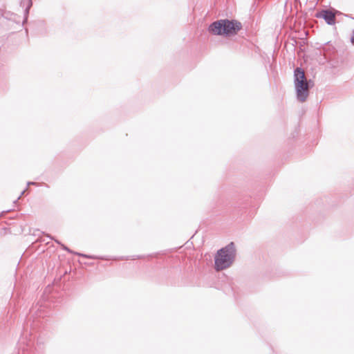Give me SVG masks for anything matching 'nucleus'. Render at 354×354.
<instances>
[{"mask_svg":"<svg viewBox=\"0 0 354 354\" xmlns=\"http://www.w3.org/2000/svg\"><path fill=\"white\" fill-rule=\"evenodd\" d=\"M351 42H352L353 44H354V31H353V36H352V37H351Z\"/></svg>","mask_w":354,"mask_h":354,"instance_id":"obj_8","label":"nucleus"},{"mask_svg":"<svg viewBox=\"0 0 354 354\" xmlns=\"http://www.w3.org/2000/svg\"><path fill=\"white\" fill-rule=\"evenodd\" d=\"M32 5V0H28L27 1V6L25 8V10H24V21H23V24L24 23H26L28 20V14H29V10L31 8Z\"/></svg>","mask_w":354,"mask_h":354,"instance_id":"obj_5","label":"nucleus"},{"mask_svg":"<svg viewBox=\"0 0 354 354\" xmlns=\"http://www.w3.org/2000/svg\"><path fill=\"white\" fill-rule=\"evenodd\" d=\"M294 83L297 100L304 102L309 95L310 88L314 86L313 81L307 80L304 71L297 67L294 71Z\"/></svg>","mask_w":354,"mask_h":354,"instance_id":"obj_2","label":"nucleus"},{"mask_svg":"<svg viewBox=\"0 0 354 354\" xmlns=\"http://www.w3.org/2000/svg\"><path fill=\"white\" fill-rule=\"evenodd\" d=\"M25 191H26V189H24V190L21 193V196H22V195L24 194Z\"/></svg>","mask_w":354,"mask_h":354,"instance_id":"obj_11","label":"nucleus"},{"mask_svg":"<svg viewBox=\"0 0 354 354\" xmlns=\"http://www.w3.org/2000/svg\"><path fill=\"white\" fill-rule=\"evenodd\" d=\"M36 183L34 182H28L27 185L29 186L30 185H35Z\"/></svg>","mask_w":354,"mask_h":354,"instance_id":"obj_9","label":"nucleus"},{"mask_svg":"<svg viewBox=\"0 0 354 354\" xmlns=\"http://www.w3.org/2000/svg\"><path fill=\"white\" fill-rule=\"evenodd\" d=\"M77 255L79 256H82V257H84L85 258H87V259H94L95 257H93V256H89V255H87V254H80V253H76Z\"/></svg>","mask_w":354,"mask_h":354,"instance_id":"obj_7","label":"nucleus"},{"mask_svg":"<svg viewBox=\"0 0 354 354\" xmlns=\"http://www.w3.org/2000/svg\"><path fill=\"white\" fill-rule=\"evenodd\" d=\"M55 241L57 243H58V244L61 245V243H60L58 240L55 239ZM62 247L63 250H66V251H68V252H70V253H72V251H71L68 248H67L66 246H65L64 245H62Z\"/></svg>","mask_w":354,"mask_h":354,"instance_id":"obj_6","label":"nucleus"},{"mask_svg":"<svg viewBox=\"0 0 354 354\" xmlns=\"http://www.w3.org/2000/svg\"><path fill=\"white\" fill-rule=\"evenodd\" d=\"M242 24L236 19H219L212 22L208 31L214 35L233 36L242 29Z\"/></svg>","mask_w":354,"mask_h":354,"instance_id":"obj_1","label":"nucleus"},{"mask_svg":"<svg viewBox=\"0 0 354 354\" xmlns=\"http://www.w3.org/2000/svg\"><path fill=\"white\" fill-rule=\"evenodd\" d=\"M47 236H48L49 239H53L51 236H50V235H47Z\"/></svg>","mask_w":354,"mask_h":354,"instance_id":"obj_10","label":"nucleus"},{"mask_svg":"<svg viewBox=\"0 0 354 354\" xmlns=\"http://www.w3.org/2000/svg\"><path fill=\"white\" fill-rule=\"evenodd\" d=\"M339 12L336 10L333 11L329 9L322 10L315 13V17L317 18L324 19L328 25H334L335 24V16Z\"/></svg>","mask_w":354,"mask_h":354,"instance_id":"obj_4","label":"nucleus"},{"mask_svg":"<svg viewBox=\"0 0 354 354\" xmlns=\"http://www.w3.org/2000/svg\"><path fill=\"white\" fill-rule=\"evenodd\" d=\"M236 248L233 242L218 250L214 257V268L216 271L225 270L231 266L235 260Z\"/></svg>","mask_w":354,"mask_h":354,"instance_id":"obj_3","label":"nucleus"}]
</instances>
